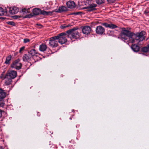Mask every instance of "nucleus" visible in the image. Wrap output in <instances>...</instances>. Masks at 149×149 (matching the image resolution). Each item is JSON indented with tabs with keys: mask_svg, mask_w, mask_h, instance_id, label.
<instances>
[{
	"mask_svg": "<svg viewBox=\"0 0 149 149\" xmlns=\"http://www.w3.org/2000/svg\"><path fill=\"white\" fill-rule=\"evenodd\" d=\"M145 33L144 31H142L140 33L135 34L124 28L121 32L120 36L123 40L128 39L127 41L129 43H133L135 42V40L138 42L144 40L145 38Z\"/></svg>",
	"mask_w": 149,
	"mask_h": 149,
	"instance_id": "nucleus-1",
	"label": "nucleus"
},
{
	"mask_svg": "<svg viewBox=\"0 0 149 149\" xmlns=\"http://www.w3.org/2000/svg\"><path fill=\"white\" fill-rule=\"evenodd\" d=\"M78 29V28L74 27L67 31V33L68 35L71 34L73 38H79L80 37L79 33L78 31H76Z\"/></svg>",
	"mask_w": 149,
	"mask_h": 149,
	"instance_id": "nucleus-2",
	"label": "nucleus"
},
{
	"mask_svg": "<svg viewBox=\"0 0 149 149\" xmlns=\"http://www.w3.org/2000/svg\"><path fill=\"white\" fill-rule=\"evenodd\" d=\"M19 61L20 60L19 59H18L15 61L11 64V68L17 70L20 69L22 66V64Z\"/></svg>",
	"mask_w": 149,
	"mask_h": 149,
	"instance_id": "nucleus-3",
	"label": "nucleus"
},
{
	"mask_svg": "<svg viewBox=\"0 0 149 149\" xmlns=\"http://www.w3.org/2000/svg\"><path fill=\"white\" fill-rule=\"evenodd\" d=\"M6 77L8 76L11 78V79H14L17 76V73L16 71L14 70H11L6 73Z\"/></svg>",
	"mask_w": 149,
	"mask_h": 149,
	"instance_id": "nucleus-4",
	"label": "nucleus"
},
{
	"mask_svg": "<svg viewBox=\"0 0 149 149\" xmlns=\"http://www.w3.org/2000/svg\"><path fill=\"white\" fill-rule=\"evenodd\" d=\"M63 33L61 36L59 37L58 42L61 44L65 43L67 41V40L65 37L66 33Z\"/></svg>",
	"mask_w": 149,
	"mask_h": 149,
	"instance_id": "nucleus-5",
	"label": "nucleus"
},
{
	"mask_svg": "<svg viewBox=\"0 0 149 149\" xmlns=\"http://www.w3.org/2000/svg\"><path fill=\"white\" fill-rule=\"evenodd\" d=\"M104 28L101 26H98L96 28V32L98 34L102 35L104 33Z\"/></svg>",
	"mask_w": 149,
	"mask_h": 149,
	"instance_id": "nucleus-6",
	"label": "nucleus"
},
{
	"mask_svg": "<svg viewBox=\"0 0 149 149\" xmlns=\"http://www.w3.org/2000/svg\"><path fill=\"white\" fill-rule=\"evenodd\" d=\"M9 13L12 15L17 13L19 11V8L17 7H9Z\"/></svg>",
	"mask_w": 149,
	"mask_h": 149,
	"instance_id": "nucleus-7",
	"label": "nucleus"
},
{
	"mask_svg": "<svg viewBox=\"0 0 149 149\" xmlns=\"http://www.w3.org/2000/svg\"><path fill=\"white\" fill-rule=\"evenodd\" d=\"M97 6V5L96 4L93 3L90 5L86 7H84V9H87V10L89 11H92L94 10H95V7Z\"/></svg>",
	"mask_w": 149,
	"mask_h": 149,
	"instance_id": "nucleus-8",
	"label": "nucleus"
},
{
	"mask_svg": "<svg viewBox=\"0 0 149 149\" xmlns=\"http://www.w3.org/2000/svg\"><path fill=\"white\" fill-rule=\"evenodd\" d=\"M91 28L89 26H84L82 29L83 33L86 35L89 34L91 31Z\"/></svg>",
	"mask_w": 149,
	"mask_h": 149,
	"instance_id": "nucleus-9",
	"label": "nucleus"
},
{
	"mask_svg": "<svg viewBox=\"0 0 149 149\" xmlns=\"http://www.w3.org/2000/svg\"><path fill=\"white\" fill-rule=\"evenodd\" d=\"M49 45L51 47H56L58 46V42L57 41H54L50 39L49 42Z\"/></svg>",
	"mask_w": 149,
	"mask_h": 149,
	"instance_id": "nucleus-10",
	"label": "nucleus"
},
{
	"mask_svg": "<svg viewBox=\"0 0 149 149\" xmlns=\"http://www.w3.org/2000/svg\"><path fill=\"white\" fill-rule=\"evenodd\" d=\"M3 79H5V84L6 85H9L11 84L12 81V79L8 76L6 77V75L4 77Z\"/></svg>",
	"mask_w": 149,
	"mask_h": 149,
	"instance_id": "nucleus-11",
	"label": "nucleus"
},
{
	"mask_svg": "<svg viewBox=\"0 0 149 149\" xmlns=\"http://www.w3.org/2000/svg\"><path fill=\"white\" fill-rule=\"evenodd\" d=\"M131 49L135 52H137L139 50V47L138 45L133 44L131 47Z\"/></svg>",
	"mask_w": 149,
	"mask_h": 149,
	"instance_id": "nucleus-12",
	"label": "nucleus"
},
{
	"mask_svg": "<svg viewBox=\"0 0 149 149\" xmlns=\"http://www.w3.org/2000/svg\"><path fill=\"white\" fill-rule=\"evenodd\" d=\"M31 57V56L28 53L24 55L22 58L24 61H30Z\"/></svg>",
	"mask_w": 149,
	"mask_h": 149,
	"instance_id": "nucleus-13",
	"label": "nucleus"
},
{
	"mask_svg": "<svg viewBox=\"0 0 149 149\" xmlns=\"http://www.w3.org/2000/svg\"><path fill=\"white\" fill-rule=\"evenodd\" d=\"M66 5L67 7L70 8H73L75 6V3L73 1H69L67 2Z\"/></svg>",
	"mask_w": 149,
	"mask_h": 149,
	"instance_id": "nucleus-14",
	"label": "nucleus"
},
{
	"mask_svg": "<svg viewBox=\"0 0 149 149\" xmlns=\"http://www.w3.org/2000/svg\"><path fill=\"white\" fill-rule=\"evenodd\" d=\"M6 93L2 88H0V99H2L6 96Z\"/></svg>",
	"mask_w": 149,
	"mask_h": 149,
	"instance_id": "nucleus-15",
	"label": "nucleus"
},
{
	"mask_svg": "<svg viewBox=\"0 0 149 149\" xmlns=\"http://www.w3.org/2000/svg\"><path fill=\"white\" fill-rule=\"evenodd\" d=\"M41 10L39 8H36L33 10L32 12L34 15H38L40 14Z\"/></svg>",
	"mask_w": 149,
	"mask_h": 149,
	"instance_id": "nucleus-16",
	"label": "nucleus"
},
{
	"mask_svg": "<svg viewBox=\"0 0 149 149\" xmlns=\"http://www.w3.org/2000/svg\"><path fill=\"white\" fill-rule=\"evenodd\" d=\"M56 10H57L55 11L56 12L61 13L67 11V8L65 6H62L59 7L58 9Z\"/></svg>",
	"mask_w": 149,
	"mask_h": 149,
	"instance_id": "nucleus-17",
	"label": "nucleus"
},
{
	"mask_svg": "<svg viewBox=\"0 0 149 149\" xmlns=\"http://www.w3.org/2000/svg\"><path fill=\"white\" fill-rule=\"evenodd\" d=\"M47 47L46 45L43 43L40 45L39 46V50L42 52H44L47 49Z\"/></svg>",
	"mask_w": 149,
	"mask_h": 149,
	"instance_id": "nucleus-18",
	"label": "nucleus"
},
{
	"mask_svg": "<svg viewBox=\"0 0 149 149\" xmlns=\"http://www.w3.org/2000/svg\"><path fill=\"white\" fill-rule=\"evenodd\" d=\"M29 10L30 8H28L27 9L26 8H24L22 9L21 11H20V12L22 14H25L29 13L30 12Z\"/></svg>",
	"mask_w": 149,
	"mask_h": 149,
	"instance_id": "nucleus-19",
	"label": "nucleus"
},
{
	"mask_svg": "<svg viewBox=\"0 0 149 149\" xmlns=\"http://www.w3.org/2000/svg\"><path fill=\"white\" fill-rule=\"evenodd\" d=\"M12 56L11 55H10L8 56L6 58V60L4 62L5 64H6L9 65L10 63V61L11 60Z\"/></svg>",
	"mask_w": 149,
	"mask_h": 149,
	"instance_id": "nucleus-20",
	"label": "nucleus"
},
{
	"mask_svg": "<svg viewBox=\"0 0 149 149\" xmlns=\"http://www.w3.org/2000/svg\"><path fill=\"white\" fill-rule=\"evenodd\" d=\"M28 53L32 57L36 54H37V52L35 49H32L30 51L28 52Z\"/></svg>",
	"mask_w": 149,
	"mask_h": 149,
	"instance_id": "nucleus-21",
	"label": "nucleus"
},
{
	"mask_svg": "<svg viewBox=\"0 0 149 149\" xmlns=\"http://www.w3.org/2000/svg\"><path fill=\"white\" fill-rule=\"evenodd\" d=\"M52 13L50 11L47 12L45 10H41L40 14L42 15H47L52 14Z\"/></svg>",
	"mask_w": 149,
	"mask_h": 149,
	"instance_id": "nucleus-22",
	"label": "nucleus"
},
{
	"mask_svg": "<svg viewBox=\"0 0 149 149\" xmlns=\"http://www.w3.org/2000/svg\"><path fill=\"white\" fill-rule=\"evenodd\" d=\"M62 34H63L60 33L57 36L51 38L50 39H52L54 41H56V40H59V37H60V36H61Z\"/></svg>",
	"mask_w": 149,
	"mask_h": 149,
	"instance_id": "nucleus-23",
	"label": "nucleus"
},
{
	"mask_svg": "<svg viewBox=\"0 0 149 149\" xmlns=\"http://www.w3.org/2000/svg\"><path fill=\"white\" fill-rule=\"evenodd\" d=\"M109 28L111 29H113L116 28L118 27V26L115 24L112 23L109 24Z\"/></svg>",
	"mask_w": 149,
	"mask_h": 149,
	"instance_id": "nucleus-24",
	"label": "nucleus"
},
{
	"mask_svg": "<svg viewBox=\"0 0 149 149\" xmlns=\"http://www.w3.org/2000/svg\"><path fill=\"white\" fill-rule=\"evenodd\" d=\"M5 13L4 9L1 7H0V16L4 15Z\"/></svg>",
	"mask_w": 149,
	"mask_h": 149,
	"instance_id": "nucleus-25",
	"label": "nucleus"
},
{
	"mask_svg": "<svg viewBox=\"0 0 149 149\" xmlns=\"http://www.w3.org/2000/svg\"><path fill=\"white\" fill-rule=\"evenodd\" d=\"M104 0H96V3L98 4H101L104 3Z\"/></svg>",
	"mask_w": 149,
	"mask_h": 149,
	"instance_id": "nucleus-26",
	"label": "nucleus"
},
{
	"mask_svg": "<svg viewBox=\"0 0 149 149\" xmlns=\"http://www.w3.org/2000/svg\"><path fill=\"white\" fill-rule=\"evenodd\" d=\"M6 23L9 25H12L13 26H15V24L13 21H8L6 22Z\"/></svg>",
	"mask_w": 149,
	"mask_h": 149,
	"instance_id": "nucleus-27",
	"label": "nucleus"
},
{
	"mask_svg": "<svg viewBox=\"0 0 149 149\" xmlns=\"http://www.w3.org/2000/svg\"><path fill=\"white\" fill-rule=\"evenodd\" d=\"M102 25L105 26L107 28H109V24H108L106 23H104L102 24Z\"/></svg>",
	"mask_w": 149,
	"mask_h": 149,
	"instance_id": "nucleus-28",
	"label": "nucleus"
},
{
	"mask_svg": "<svg viewBox=\"0 0 149 149\" xmlns=\"http://www.w3.org/2000/svg\"><path fill=\"white\" fill-rule=\"evenodd\" d=\"M33 16V15L32 14H30L29 15H26L24 18H30L31 17Z\"/></svg>",
	"mask_w": 149,
	"mask_h": 149,
	"instance_id": "nucleus-29",
	"label": "nucleus"
},
{
	"mask_svg": "<svg viewBox=\"0 0 149 149\" xmlns=\"http://www.w3.org/2000/svg\"><path fill=\"white\" fill-rule=\"evenodd\" d=\"M30 40L27 38H25L24 39V42L25 43H26L29 42Z\"/></svg>",
	"mask_w": 149,
	"mask_h": 149,
	"instance_id": "nucleus-30",
	"label": "nucleus"
},
{
	"mask_svg": "<svg viewBox=\"0 0 149 149\" xmlns=\"http://www.w3.org/2000/svg\"><path fill=\"white\" fill-rule=\"evenodd\" d=\"M25 48V47L24 46H23L22 47H21L19 49V52L20 53H21L22 51Z\"/></svg>",
	"mask_w": 149,
	"mask_h": 149,
	"instance_id": "nucleus-31",
	"label": "nucleus"
},
{
	"mask_svg": "<svg viewBox=\"0 0 149 149\" xmlns=\"http://www.w3.org/2000/svg\"><path fill=\"white\" fill-rule=\"evenodd\" d=\"M109 3H112L114 2L115 0H107Z\"/></svg>",
	"mask_w": 149,
	"mask_h": 149,
	"instance_id": "nucleus-32",
	"label": "nucleus"
},
{
	"mask_svg": "<svg viewBox=\"0 0 149 149\" xmlns=\"http://www.w3.org/2000/svg\"><path fill=\"white\" fill-rule=\"evenodd\" d=\"M67 28L66 25H61V28L62 29H64L65 28Z\"/></svg>",
	"mask_w": 149,
	"mask_h": 149,
	"instance_id": "nucleus-33",
	"label": "nucleus"
},
{
	"mask_svg": "<svg viewBox=\"0 0 149 149\" xmlns=\"http://www.w3.org/2000/svg\"><path fill=\"white\" fill-rule=\"evenodd\" d=\"M2 112H3V111L0 109V118L2 116Z\"/></svg>",
	"mask_w": 149,
	"mask_h": 149,
	"instance_id": "nucleus-34",
	"label": "nucleus"
},
{
	"mask_svg": "<svg viewBox=\"0 0 149 149\" xmlns=\"http://www.w3.org/2000/svg\"><path fill=\"white\" fill-rule=\"evenodd\" d=\"M144 13L146 14H148L149 13V11L148 10H146L144 11Z\"/></svg>",
	"mask_w": 149,
	"mask_h": 149,
	"instance_id": "nucleus-35",
	"label": "nucleus"
},
{
	"mask_svg": "<svg viewBox=\"0 0 149 149\" xmlns=\"http://www.w3.org/2000/svg\"><path fill=\"white\" fill-rule=\"evenodd\" d=\"M5 103H0V106L3 107L4 106Z\"/></svg>",
	"mask_w": 149,
	"mask_h": 149,
	"instance_id": "nucleus-36",
	"label": "nucleus"
},
{
	"mask_svg": "<svg viewBox=\"0 0 149 149\" xmlns=\"http://www.w3.org/2000/svg\"><path fill=\"white\" fill-rule=\"evenodd\" d=\"M71 26L72 25H71L70 24H68V25H66L67 27H68Z\"/></svg>",
	"mask_w": 149,
	"mask_h": 149,
	"instance_id": "nucleus-37",
	"label": "nucleus"
},
{
	"mask_svg": "<svg viewBox=\"0 0 149 149\" xmlns=\"http://www.w3.org/2000/svg\"><path fill=\"white\" fill-rule=\"evenodd\" d=\"M3 74H1V76H0V78H1V79H3V77H2V76H3Z\"/></svg>",
	"mask_w": 149,
	"mask_h": 149,
	"instance_id": "nucleus-38",
	"label": "nucleus"
},
{
	"mask_svg": "<svg viewBox=\"0 0 149 149\" xmlns=\"http://www.w3.org/2000/svg\"><path fill=\"white\" fill-rule=\"evenodd\" d=\"M79 12L77 13H76V15H78V14H79Z\"/></svg>",
	"mask_w": 149,
	"mask_h": 149,
	"instance_id": "nucleus-39",
	"label": "nucleus"
},
{
	"mask_svg": "<svg viewBox=\"0 0 149 149\" xmlns=\"http://www.w3.org/2000/svg\"><path fill=\"white\" fill-rule=\"evenodd\" d=\"M0 149H4L2 147H0Z\"/></svg>",
	"mask_w": 149,
	"mask_h": 149,
	"instance_id": "nucleus-40",
	"label": "nucleus"
},
{
	"mask_svg": "<svg viewBox=\"0 0 149 149\" xmlns=\"http://www.w3.org/2000/svg\"><path fill=\"white\" fill-rule=\"evenodd\" d=\"M5 12H6V13H7V11H5Z\"/></svg>",
	"mask_w": 149,
	"mask_h": 149,
	"instance_id": "nucleus-41",
	"label": "nucleus"
},
{
	"mask_svg": "<svg viewBox=\"0 0 149 149\" xmlns=\"http://www.w3.org/2000/svg\"><path fill=\"white\" fill-rule=\"evenodd\" d=\"M142 54L143 55H144V54Z\"/></svg>",
	"mask_w": 149,
	"mask_h": 149,
	"instance_id": "nucleus-42",
	"label": "nucleus"
},
{
	"mask_svg": "<svg viewBox=\"0 0 149 149\" xmlns=\"http://www.w3.org/2000/svg\"><path fill=\"white\" fill-rule=\"evenodd\" d=\"M146 1H148L149 0H146Z\"/></svg>",
	"mask_w": 149,
	"mask_h": 149,
	"instance_id": "nucleus-43",
	"label": "nucleus"
}]
</instances>
